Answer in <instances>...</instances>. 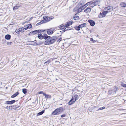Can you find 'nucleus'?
Listing matches in <instances>:
<instances>
[{
	"instance_id": "nucleus-57",
	"label": "nucleus",
	"mask_w": 126,
	"mask_h": 126,
	"mask_svg": "<svg viewBox=\"0 0 126 126\" xmlns=\"http://www.w3.org/2000/svg\"><path fill=\"white\" fill-rule=\"evenodd\" d=\"M34 43H35V44H36V45H38V44H37V43H36V42H34Z\"/></svg>"
},
{
	"instance_id": "nucleus-47",
	"label": "nucleus",
	"mask_w": 126,
	"mask_h": 126,
	"mask_svg": "<svg viewBox=\"0 0 126 126\" xmlns=\"http://www.w3.org/2000/svg\"><path fill=\"white\" fill-rule=\"evenodd\" d=\"M40 22V23L41 24L45 23L44 22V20H42Z\"/></svg>"
},
{
	"instance_id": "nucleus-61",
	"label": "nucleus",
	"mask_w": 126,
	"mask_h": 126,
	"mask_svg": "<svg viewBox=\"0 0 126 126\" xmlns=\"http://www.w3.org/2000/svg\"><path fill=\"white\" fill-rule=\"evenodd\" d=\"M60 105H62V104H60Z\"/></svg>"
},
{
	"instance_id": "nucleus-1",
	"label": "nucleus",
	"mask_w": 126,
	"mask_h": 126,
	"mask_svg": "<svg viewBox=\"0 0 126 126\" xmlns=\"http://www.w3.org/2000/svg\"><path fill=\"white\" fill-rule=\"evenodd\" d=\"M57 37L56 36H50L48 41H45V45H49L53 44L57 40Z\"/></svg>"
},
{
	"instance_id": "nucleus-55",
	"label": "nucleus",
	"mask_w": 126,
	"mask_h": 126,
	"mask_svg": "<svg viewBox=\"0 0 126 126\" xmlns=\"http://www.w3.org/2000/svg\"><path fill=\"white\" fill-rule=\"evenodd\" d=\"M92 4H91L90 5V7H94V6H92Z\"/></svg>"
},
{
	"instance_id": "nucleus-19",
	"label": "nucleus",
	"mask_w": 126,
	"mask_h": 126,
	"mask_svg": "<svg viewBox=\"0 0 126 126\" xmlns=\"http://www.w3.org/2000/svg\"><path fill=\"white\" fill-rule=\"evenodd\" d=\"M19 94V93L18 92H16L14 94H13L11 96V98H14L15 97L17 96V95H18Z\"/></svg>"
},
{
	"instance_id": "nucleus-30",
	"label": "nucleus",
	"mask_w": 126,
	"mask_h": 126,
	"mask_svg": "<svg viewBox=\"0 0 126 126\" xmlns=\"http://www.w3.org/2000/svg\"><path fill=\"white\" fill-rule=\"evenodd\" d=\"M11 110L14 109H16L18 108V107L16 105L13 106H10Z\"/></svg>"
},
{
	"instance_id": "nucleus-15",
	"label": "nucleus",
	"mask_w": 126,
	"mask_h": 126,
	"mask_svg": "<svg viewBox=\"0 0 126 126\" xmlns=\"http://www.w3.org/2000/svg\"><path fill=\"white\" fill-rule=\"evenodd\" d=\"M90 4V2H88L82 6H81V5L80 6L81 7L82 9L84 10L87 6Z\"/></svg>"
},
{
	"instance_id": "nucleus-52",
	"label": "nucleus",
	"mask_w": 126,
	"mask_h": 126,
	"mask_svg": "<svg viewBox=\"0 0 126 126\" xmlns=\"http://www.w3.org/2000/svg\"><path fill=\"white\" fill-rule=\"evenodd\" d=\"M63 32V30L62 31H60V32H59L58 33H57V34H60V33L61 32V34H62V33H63V32Z\"/></svg>"
},
{
	"instance_id": "nucleus-18",
	"label": "nucleus",
	"mask_w": 126,
	"mask_h": 126,
	"mask_svg": "<svg viewBox=\"0 0 126 126\" xmlns=\"http://www.w3.org/2000/svg\"><path fill=\"white\" fill-rule=\"evenodd\" d=\"M79 3H79L73 9V12H75L77 11H78Z\"/></svg>"
},
{
	"instance_id": "nucleus-39",
	"label": "nucleus",
	"mask_w": 126,
	"mask_h": 126,
	"mask_svg": "<svg viewBox=\"0 0 126 126\" xmlns=\"http://www.w3.org/2000/svg\"><path fill=\"white\" fill-rule=\"evenodd\" d=\"M93 2L91 4H93L94 5V6H95L96 5V3L95 2V0H93Z\"/></svg>"
},
{
	"instance_id": "nucleus-11",
	"label": "nucleus",
	"mask_w": 126,
	"mask_h": 126,
	"mask_svg": "<svg viewBox=\"0 0 126 126\" xmlns=\"http://www.w3.org/2000/svg\"><path fill=\"white\" fill-rule=\"evenodd\" d=\"M76 101V99L73 100L71 98L70 100L68 102V104L69 105H71L74 104Z\"/></svg>"
},
{
	"instance_id": "nucleus-34",
	"label": "nucleus",
	"mask_w": 126,
	"mask_h": 126,
	"mask_svg": "<svg viewBox=\"0 0 126 126\" xmlns=\"http://www.w3.org/2000/svg\"><path fill=\"white\" fill-rule=\"evenodd\" d=\"M22 92L25 94H26L27 93V89H23L22 90Z\"/></svg>"
},
{
	"instance_id": "nucleus-6",
	"label": "nucleus",
	"mask_w": 126,
	"mask_h": 126,
	"mask_svg": "<svg viewBox=\"0 0 126 126\" xmlns=\"http://www.w3.org/2000/svg\"><path fill=\"white\" fill-rule=\"evenodd\" d=\"M16 102V101L15 100H13L11 101H7L5 102V104H12Z\"/></svg>"
},
{
	"instance_id": "nucleus-13",
	"label": "nucleus",
	"mask_w": 126,
	"mask_h": 126,
	"mask_svg": "<svg viewBox=\"0 0 126 126\" xmlns=\"http://www.w3.org/2000/svg\"><path fill=\"white\" fill-rule=\"evenodd\" d=\"M38 34V30H35L29 33V35H31L32 34Z\"/></svg>"
},
{
	"instance_id": "nucleus-4",
	"label": "nucleus",
	"mask_w": 126,
	"mask_h": 126,
	"mask_svg": "<svg viewBox=\"0 0 126 126\" xmlns=\"http://www.w3.org/2000/svg\"><path fill=\"white\" fill-rule=\"evenodd\" d=\"M108 11H103L102 13H100L98 16V17L100 18H101L103 17H105V15L108 13Z\"/></svg>"
},
{
	"instance_id": "nucleus-45",
	"label": "nucleus",
	"mask_w": 126,
	"mask_h": 126,
	"mask_svg": "<svg viewBox=\"0 0 126 126\" xmlns=\"http://www.w3.org/2000/svg\"><path fill=\"white\" fill-rule=\"evenodd\" d=\"M19 30V29H17L16 30V32L18 34L19 33V32H20V31H18Z\"/></svg>"
},
{
	"instance_id": "nucleus-58",
	"label": "nucleus",
	"mask_w": 126,
	"mask_h": 126,
	"mask_svg": "<svg viewBox=\"0 0 126 126\" xmlns=\"http://www.w3.org/2000/svg\"><path fill=\"white\" fill-rule=\"evenodd\" d=\"M16 5H18V6H20V5H19V4H16Z\"/></svg>"
},
{
	"instance_id": "nucleus-35",
	"label": "nucleus",
	"mask_w": 126,
	"mask_h": 126,
	"mask_svg": "<svg viewBox=\"0 0 126 126\" xmlns=\"http://www.w3.org/2000/svg\"><path fill=\"white\" fill-rule=\"evenodd\" d=\"M79 18V17L78 16H76L74 17V19L75 20H78Z\"/></svg>"
},
{
	"instance_id": "nucleus-41",
	"label": "nucleus",
	"mask_w": 126,
	"mask_h": 126,
	"mask_svg": "<svg viewBox=\"0 0 126 126\" xmlns=\"http://www.w3.org/2000/svg\"><path fill=\"white\" fill-rule=\"evenodd\" d=\"M121 85L124 87H126V84H124L123 83L121 84Z\"/></svg>"
},
{
	"instance_id": "nucleus-53",
	"label": "nucleus",
	"mask_w": 126,
	"mask_h": 126,
	"mask_svg": "<svg viewBox=\"0 0 126 126\" xmlns=\"http://www.w3.org/2000/svg\"><path fill=\"white\" fill-rule=\"evenodd\" d=\"M49 18L50 20H51L52 19L54 18V17L53 16H51L49 17Z\"/></svg>"
},
{
	"instance_id": "nucleus-48",
	"label": "nucleus",
	"mask_w": 126,
	"mask_h": 126,
	"mask_svg": "<svg viewBox=\"0 0 126 126\" xmlns=\"http://www.w3.org/2000/svg\"><path fill=\"white\" fill-rule=\"evenodd\" d=\"M5 39H3L2 40V43L3 44H4L5 42Z\"/></svg>"
},
{
	"instance_id": "nucleus-56",
	"label": "nucleus",
	"mask_w": 126,
	"mask_h": 126,
	"mask_svg": "<svg viewBox=\"0 0 126 126\" xmlns=\"http://www.w3.org/2000/svg\"><path fill=\"white\" fill-rule=\"evenodd\" d=\"M89 31L90 33H91L92 32V30H89Z\"/></svg>"
},
{
	"instance_id": "nucleus-17",
	"label": "nucleus",
	"mask_w": 126,
	"mask_h": 126,
	"mask_svg": "<svg viewBox=\"0 0 126 126\" xmlns=\"http://www.w3.org/2000/svg\"><path fill=\"white\" fill-rule=\"evenodd\" d=\"M38 37L40 39H43V35H42L41 33L38 34Z\"/></svg>"
},
{
	"instance_id": "nucleus-42",
	"label": "nucleus",
	"mask_w": 126,
	"mask_h": 126,
	"mask_svg": "<svg viewBox=\"0 0 126 126\" xmlns=\"http://www.w3.org/2000/svg\"><path fill=\"white\" fill-rule=\"evenodd\" d=\"M95 1L96 5L98 4L100 2V1L99 0H96V1Z\"/></svg>"
},
{
	"instance_id": "nucleus-44",
	"label": "nucleus",
	"mask_w": 126,
	"mask_h": 126,
	"mask_svg": "<svg viewBox=\"0 0 126 126\" xmlns=\"http://www.w3.org/2000/svg\"><path fill=\"white\" fill-rule=\"evenodd\" d=\"M61 40H62V38L60 37V38H59L57 40V42H60V41H61Z\"/></svg>"
},
{
	"instance_id": "nucleus-60",
	"label": "nucleus",
	"mask_w": 126,
	"mask_h": 126,
	"mask_svg": "<svg viewBox=\"0 0 126 126\" xmlns=\"http://www.w3.org/2000/svg\"><path fill=\"white\" fill-rule=\"evenodd\" d=\"M34 41H36L35 40V41H34Z\"/></svg>"
},
{
	"instance_id": "nucleus-27",
	"label": "nucleus",
	"mask_w": 126,
	"mask_h": 126,
	"mask_svg": "<svg viewBox=\"0 0 126 126\" xmlns=\"http://www.w3.org/2000/svg\"><path fill=\"white\" fill-rule=\"evenodd\" d=\"M38 33H40L41 32H43L46 31V30H38Z\"/></svg>"
},
{
	"instance_id": "nucleus-59",
	"label": "nucleus",
	"mask_w": 126,
	"mask_h": 126,
	"mask_svg": "<svg viewBox=\"0 0 126 126\" xmlns=\"http://www.w3.org/2000/svg\"><path fill=\"white\" fill-rule=\"evenodd\" d=\"M96 13V12L95 11H94V14L95 13Z\"/></svg>"
},
{
	"instance_id": "nucleus-50",
	"label": "nucleus",
	"mask_w": 126,
	"mask_h": 126,
	"mask_svg": "<svg viewBox=\"0 0 126 126\" xmlns=\"http://www.w3.org/2000/svg\"><path fill=\"white\" fill-rule=\"evenodd\" d=\"M65 115L64 114H63L61 116V117L62 118L63 117H65Z\"/></svg>"
},
{
	"instance_id": "nucleus-33",
	"label": "nucleus",
	"mask_w": 126,
	"mask_h": 126,
	"mask_svg": "<svg viewBox=\"0 0 126 126\" xmlns=\"http://www.w3.org/2000/svg\"><path fill=\"white\" fill-rule=\"evenodd\" d=\"M18 31H20V32H24V30L23 27H22L19 29Z\"/></svg>"
},
{
	"instance_id": "nucleus-22",
	"label": "nucleus",
	"mask_w": 126,
	"mask_h": 126,
	"mask_svg": "<svg viewBox=\"0 0 126 126\" xmlns=\"http://www.w3.org/2000/svg\"><path fill=\"white\" fill-rule=\"evenodd\" d=\"M43 95L45 96V98H47V99L49 98H51V97L50 95L46 94L45 93H44Z\"/></svg>"
},
{
	"instance_id": "nucleus-23",
	"label": "nucleus",
	"mask_w": 126,
	"mask_h": 126,
	"mask_svg": "<svg viewBox=\"0 0 126 126\" xmlns=\"http://www.w3.org/2000/svg\"><path fill=\"white\" fill-rule=\"evenodd\" d=\"M120 5L121 6L123 7H126V4L124 2H122L120 3Z\"/></svg>"
},
{
	"instance_id": "nucleus-29",
	"label": "nucleus",
	"mask_w": 126,
	"mask_h": 126,
	"mask_svg": "<svg viewBox=\"0 0 126 126\" xmlns=\"http://www.w3.org/2000/svg\"><path fill=\"white\" fill-rule=\"evenodd\" d=\"M78 95L76 94L74 95V96H73L72 98L74 100L76 99V100H77V98L78 97Z\"/></svg>"
},
{
	"instance_id": "nucleus-5",
	"label": "nucleus",
	"mask_w": 126,
	"mask_h": 126,
	"mask_svg": "<svg viewBox=\"0 0 126 126\" xmlns=\"http://www.w3.org/2000/svg\"><path fill=\"white\" fill-rule=\"evenodd\" d=\"M54 29H48L46 30L47 31V33L48 35H50L52 34L54 32Z\"/></svg>"
},
{
	"instance_id": "nucleus-20",
	"label": "nucleus",
	"mask_w": 126,
	"mask_h": 126,
	"mask_svg": "<svg viewBox=\"0 0 126 126\" xmlns=\"http://www.w3.org/2000/svg\"><path fill=\"white\" fill-rule=\"evenodd\" d=\"M11 35L9 34H7L5 35V39L7 40H10L11 38Z\"/></svg>"
},
{
	"instance_id": "nucleus-43",
	"label": "nucleus",
	"mask_w": 126,
	"mask_h": 126,
	"mask_svg": "<svg viewBox=\"0 0 126 126\" xmlns=\"http://www.w3.org/2000/svg\"><path fill=\"white\" fill-rule=\"evenodd\" d=\"M27 25H24V28L25 30H26L28 29V28L27 27Z\"/></svg>"
},
{
	"instance_id": "nucleus-28",
	"label": "nucleus",
	"mask_w": 126,
	"mask_h": 126,
	"mask_svg": "<svg viewBox=\"0 0 126 126\" xmlns=\"http://www.w3.org/2000/svg\"><path fill=\"white\" fill-rule=\"evenodd\" d=\"M70 28L67 27L66 28H65L63 30V32H65L66 31H67L68 30H70L71 29H70Z\"/></svg>"
},
{
	"instance_id": "nucleus-3",
	"label": "nucleus",
	"mask_w": 126,
	"mask_h": 126,
	"mask_svg": "<svg viewBox=\"0 0 126 126\" xmlns=\"http://www.w3.org/2000/svg\"><path fill=\"white\" fill-rule=\"evenodd\" d=\"M118 88L116 86H114L113 88L110 89L109 91V94H113L114 93H116L118 90Z\"/></svg>"
},
{
	"instance_id": "nucleus-46",
	"label": "nucleus",
	"mask_w": 126,
	"mask_h": 126,
	"mask_svg": "<svg viewBox=\"0 0 126 126\" xmlns=\"http://www.w3.org/2000/svg\"><path fill=\"white\" fill-rule=\"evenodd\" d=\"M6 108L7 109L11 110L10 106H7Z\"/></svg>"
},
{
	"instance_id": "nucleus-21",
	"label": "nucleus",
	"mask_w": 126,
	"mask_h": 126,
	"mask_svg": "<svg viewBox=\"0 0 126 126\" xmlns=\"http://www.w3.org/2000/svg\"><path fill=\"white\" fill-rule=\"evenodd\" d=\"M45 110H43L41 111L40 112H38L37 114V116H39L42 115L45 112Z\"/></svg>"
},
{
	"instance_id": "nucleus-37",
	"label": "nucleus",
	"mask_w": 126,
	"mask_h": 126,
	"mask_svg": "<svg viewBox=\"0 0 126 126\" xmlns=\"http://www.w3.org/2000/svg\"><path fill=\"white\" fill-rule=\"evenodd\" d=\"M90 41L94 43H95L96 42V41L94 40L93 38H91L90 39Z\"/></svg>"
},
{
	"instance_id": "nucleus-36",
	"label": "nucleus",
	"mask_w": 126,
	"mask_h": 126,
	"mask_svg": "<svg viewBox=\"0 0 126 126\" xmlns=\"http://www.w3.org/2000/svg\"><path fill=\"white\" fill-rule=\"evenodd\" d=\"M27 26V27L28 28V29H30L32 27V26L31 24H28Z\"/></svg>"
},
{
	"instance_id": "nucleus-16",
	"label": "nucleus",
	"mask_w": 126,
	"mask_h": 126,
	"mask_svg": "<svg viewBox=\"0 0 126 126\" xmlns=\"http://www.w3.org/2000/svg\"><path fill=\"white\" fill-rule=\"evenodd\" d=\"M91 9L90 7H87L85 9L84 12L86 13L89 12H90Z\"/></svg>"
},
{
	"instance_id": "nucleus-51",
	"label": "nucleus",
	"mask_w": 126,
	"mask_h": 126,
	"mask_svg": "<svg viewBox=\"0 0 126 126\" xmlns=\"http://www.w3.org/2000/svg\"><path fill=\"white\" fill-rule=\"evenodd\" d=\"M12 43V42H8L7 43V45H10Z\"/></svg>"
},
{
	"instance_id": "nucleus-2",
	"label": "nucleus",
	"mask_w": 126,
	"mask_h": 126,
	"mask_svg": "<svg viewBox=\"0 0 126 126\" xmlns=\"http://www.w3.org/2000/svg\"><path fill=\"white\" fill-rule=\"evenodd\" d=\"M64 109H63L62 107L57 108L52 112V114L54 115L59 114L62 112Z\"/></svg>"
},
{
	"instance_id": "nucleus-12",
	"label": "nucleus",
	"mask_w": 126,
	"mask_h": 126,
	"mask_svg": "<svg viewBox=\"0 0 126 126\" xmlns=\"http://www.w3.org/2000/svg\"><path fill=\"white\" fill-rule=\"evenodd\" d=\"M107 11L108 12H110L113 10V7L112 6H110L107 7Z\"/></svg>"
},
{
	"instance_id": "nucleus-54",
	"label": "nucleus",
	"mask_w": 126,
	"mask_h": 126,
	"mask_svg": "<svg viewBox=\"0 0 126 126\" xmlns=\"http://www.w3.org/2000/svg\"><path fill=\"white\" fill-rule=\"evenodd\" d=\"M41 24L40 23V22H39V23H37L36 25V26H38L39 25H40Z\"/></svg>"
},
{
	"instance_id": "nucleus-9",
	"label": "nucleus",
	"mask_w": 126,
	"mask_h": 126,
	"mask_svg": "<svg viewBox=\"0 0 126 126\" xmlns=\"http://www.w3.org/2000/svg\"><path fill=\"white\" fill-rule=\"evenodd\" d=\"M44 20V22L45 23L48 22L50 21V19L49 17L47 16H44L43 17Z\"/></svg>"
},
{
	"instance_id": "nucleus-40",
	"label": "nucleus",
	"mask_w": 126,
	"mask_h": 126,
	"mask_svg": "<svg viewBox=\"0 0 126 126\" xmlns=\"http://www.w3.org/2000/svg\"><path fill=\"white\" fill-rule=\"evenodd\" d=\"M105 107H103L100 108H99L98 109V110H103V109H105Z\"/></svg>"
},
{
	"instance_id": "nucleus-25",
	"label": "nucleus",
	"mask_w": 126,
	"mask_h": 126,
	"mask_svg": "<svg viewBox=\"0 0 126 126\" xmlns=\"http://www.w3.org/2000/svg\"><path fill=\"white\" fill-rule=\"evenodd\" d=\"M80 26L79 25L78 26H75L74 28L76 29V30L77 31H79L80 30Z\"/></svg>"
},
{
	"instance_id": "nucleus-24",
	"label": "nucleus",
	"mask_w": 126,
	"mask_h": 126,
	"mask_svg": "<svg viewBox=\"0 0 126 126\" xmlns=\"http://www.w3.org/2000/svg\"><path fill=\"white\" fill-rule=\"evenodd\" d=\"M65 26L64 25L62 24L59 26V28L60 29L62 30L64 28Z\"/></svg>"
},
{
	"instance_id": "nucleus-62",
	"label": "nucleus",
	"mask_w": 126,
	"mask_h": 126,
	"mask_svg": "<svg viewBox=\"0 0 126 126\" xmlns=\"http://www.w3.org/2000/svg\"><path fill=\"white\" fill-rule=\"evenodd\" d=\"M30 42H32L33 41H31Z\"/></svg>"
},
{
	"instance_id": "nucleus-8",
	"label": "nucleus",
	"mask_w": 126,
	"mask_h": 126,
	"mask_svg": "<svg viewBox=\"0 0 126 126\" xmlns=\"http://www.w3.org/2000/svg\"><path fill=\"white\" fill-rule=\"evenodd\" d=\"M88 22L90 23V25L92 26H94L95 24V22L93 20H88Z\"/></svg>"
},
{
	"instance_id": "nucleus-31",
	"label": "nucleus",
	"mask_w": 126,
	"mask_h": 126,
	"mask_svg": "<svg viewBox=\"0 0 126 126\" xmlns=\"http://www.w3.org/2000/svg\"><path fill=\"white\" fill-rule=\"evenodd\" d=\"M50 62V60H48L46 62H45L44 63V65H47Z\"/></svg>"
},
{
	"instance_id": "nucleus-10",
	"label": "nucleus",
	"mask_w": 126,
	"mask_h": 126,
	"mask_svg": "<svg viewBox=\"0 0 126 126\" xmlns=\"http://www.w3.org/2000/svg\"><path fill=\"white\" fill-rule=\"evenodd\" d=\"M50 36H48L46 33H45L43 34V38H44L45 40H47L46 41H48L49 38H50Z\"/></svg>"
},
{
	"instance_id": "nucleus-49",
	"label": "nucleus",
	"mask_w": 126,
	"mask_h": 126,
	"mask_svg": "<svg viewBox=\"0 0 126 126\" xmlns=\"http://www.w3.org/2000/svg\"><path fill=\"white\" fill-rule=\"evenodd\" d=\"M39 94H43V95L44 93H45L43 92V91H40L38 92V93Z\"/></svg>"
},
{
	"instance_id": "nucleus-14",
	"label": "nucleus",
	"mask_w": 126,
	"mask_h": 126,
	"mask_svg": "<svg viewBox=\"0 0 126 126\" xmlns=\"http://www.w3.org/2000/svg\"><path fill=\"white\" fill-rule=\"evenodd\" d=\"M73 22L71 21H69L68 22H67V23L65 24V27L66 28L69 26L70 25H71L72 24Z\"/></svg>"
},
{
	"instance_id": "nucleus-32",
	"label": "nucleus",
	"mask_w": 126,
	"mask_h": 126,
	"mask_svg": "<svg viewBox=\"0 0 126 126\" xmlns=\"http://www.w3.org/2000/svg\"><path fill=\"white\" fill-rule=\"evenodd\" d=\"M86 25V23H83V24H82L80 25H79V26H80V28H82L84 27H85V26Z\"/></svg>"
},
{
	"instance_id": "nucleus-38",
	"label": "nucleus",
	"mask_w": 126,
	"mask_h": 126,
	"mask_svg": "<svg viewBox=\"0 0 126 126\" xmlns=\"http://www.w3.org/2000/svg\"><path fill=\"white\" fill-rule=\"evenodd\" d=\"M93 2L91 4H93L94 5V6H95L96 5V3L95 2V0H93Z\"/></svg>"
},
{
	"instance_id": "nucleus-26",
	"label": "nucleus",
	"mask_w": 126,
	"mask_h": 126,
	"mask_svg": "<svg viewBox=\"0 0 126 126\" xmlns=\"http://www.w3.org/2000/svg\"><path fill=\"white\" fill-rule=\"evenodd\" d=\"M20 6L15 5L13 7V10L15 11L17 9L19 8Z\"/></svg>"
},
{
	"instance_id": "nucleus-7",
	"label": "nucleus",
	"mask_w": 126,
	"mask_h": 126,
	"mask_svg": "<svg viewBox=\"0 0 126 126\" xmlns=\"http://www.w3.org/2000/svg\"><path fill=\"white\" fill-rule=\"evenodd\" d=\"M82 5V3H80L78 9V11L77 12V13H76L77 14H78V13H79L80 12H82V10H83V9H82L81 7L80 6H81Z\"/></svg>"
}]
</instances>
